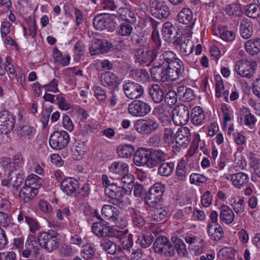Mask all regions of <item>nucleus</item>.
<instances>
[{
	"instance_id": "8",
	"label": "nucleus",
	"mask_w": 260,
	"mask_h": 260,
	"mask_svg": "<svg viewBox=\"0 0 260 260\" xmlns=\"http://www.w3.org/2000/svg\"><path fill=\"white\" fill-rule=\"evenodd\" d=\"M172 119L177 125H183L189 119V111L187 106L180 104L172 110Z\"/></svg>"
},
{
	"instance_id": "49",
	"label": "nucleus",
	"mask_w": 260,
	"mask_h": 260,
	"mask_svg": "<svg viewBox=\"0 0 260 260\" xmlns=\"http://www.w3.org/2000/svg\"><path fill=\"white\" fill-rule=\"evenodd\" d=\"M86 151L85 142L81 140L76 139L72 148L74 155L76 156H82L85 154Z\"/></svg>"
},
{
	"instance_id": "52",
	"label": "nucleus",
	"mask_w": 260,
	"mask_h": 260,
	"mask_svg": "<svg viewBox=\"0 0 260 260\" xmlns=\"http://www.w3.org/2000/svg\"><path fill=\"white\" fill-rule=\"evenodd\" d=\"M178 59V58L176 57V54L173 52L166 51L159 56V59L160 62L158 63H162L163 66L166 62L168 66L171 63Z\"/></svg>"
},
{
	"instance_id": "2",
	"label": "nucleus",
	"mask_w": 260,
	"mask_h": 260,
	"mask_svg": "<svg viewBox=\"0 0 260 260\" xmlns=\"http://www.w3.org/2000/svg\"><path fill=\"white\" fill-rule=\"evenodd\" d=\"M159 126L157 120L148 117L137 120L134 124L136 131L140 134L144 135H149L156 132Z\"/></svg>"
},
{
	"instance_id": "37",
	"label": "nucleus",
	"mask_w": 260,
	"mask_h": 260,
	"mask_svg": "<svg viewBox=\"0 0 260 260\" xmlns=\"http://www.w3.org/2000/svg\"><path fill=\"white\" fill-rule=\"evenodd\" d=\"M245 48L247 53L251 55L258 54L260 52V39L257 38L247 41Z\"/></svg>"
},
{
	"instance_id": "20",
	"label": "nucleus",
	"mask_w": 260,
	"mask_h": 260,
	"mask_svg": "<svg viewBox=\"0 0 260 260\" xmlns=\"http://www.w3.org/2000/svg\"><path fill=\"white\" fill-rule=\"evenodd\" d=\"M150 168H153L166 161L167 154L160 149H149Z\"/></svg>"
},
{
	"instance_id": "16",
	"label": "nucleus",
	"mask_w": 260,
	"mask_h": 260,
	"mask_svg": "<svg viewBox=\"0 0 260 260\" xmlns=\"http://www.w3.org/2000/svg\"><path fill=\"white\" fill-rule=\"evenodd\" d=\"M149 149L140 148L135 152L134 162L137 166H146L150 168Z\"/></svg>"
},
{
	"instance_id": "53",
	"label": "nucleus",
	"mask_w": 260,
	"mask_h": 260,
	"mask_svg": "<svg viewBox=\"0 0 260 260\" xmlns=\"http://www.w3.org/2000/svg\"><path fill=\"white\" fill-rule=\"evenodd\" d=\"M172 241L178 254L180 256L185 257L187 254V250L183 241L177 237H173Z\"/></svg>"
},
{
	"instance_id": "35",
	"label": "nucleus",
	"mask_w": 260,
	"mask_h": 260,
	"mask_svg": "<svg viewBox=\"0 0 260 260\" xmlns=\"http://www.w3.org/2000/svg\"><path fill=\"white\" fill-rule=\"evenodd\" d=\"M190 117L192 123L196 125L202 124L205 118L204 111L199 106H196L192 109Z\"/></svg>"
},
{
	"instance_id": "46",
	"label": "nucleus",
	"mask_w": 260,
	"mask_h": 260,
	"mask_svg": "<svg viewBox=\"0 0 260 260\" xmlns=\"http://www.w3.org/2000/svg\"><path fill=\"white\" fill-rule=\"evenodd\" d=\"M174 169V164L172 162L161 163L158 168V174L161 176L168 177L172 174Z\"/></svg>"
},
{
	"instance_id": "28",
	"label": "nucleus",
	"mask_w": 260,
	"mask_h": 260,
	"mask_svg": "<svg viewBox=\"0 0 260 260\" xmlns=\"http://www.w3.org/2000/svg\"><path fill=\"white\" fill-rule=\"evenodd\" d=\"M207 229L208 234L213 240L219 241L223 236V229L218 223H208Z\"/></svg>"
},
{
	"instance_id": "21",
	"label": "nucleus",
	"mask_w": 260,
	"mask_h": 260,
	"mask_svg": "<svg viewBox=\"0 0 260 260\" xmlns=\"http://www.w3.org/2000/svg\"><path fill=\"white\" fill-rule=\"evenodd\" d=\"M177 29L169 21L166 22L162 26V36L164 40L169 43H173L176 37Z\"/></svg>"
},
{
	"instance_id": "1",
	"label": "nucleus",
	"mask_w": 260,
	"mask_h": 260,
	"mask_svg": "<svg viewBox=\"0 0 260 260\" xmlns=\"http://www.w3.org/2000/svg\"><path fill=\"white\" fill-rule=\"evenodd\" d=\"M126 191L123 186H118L115 184L109 185L105 189V194L110 199L109 202L120 208L123 207L125 204L123 197Z\"/></svg>"
},
{
	"instance_id": "26",
	"label": "nucleus",
	"mask_w": 260,
	"mask_h": 260,
	"mask_svg": "<svg viewBox=\"0 0 260 260\" xmlns=\"http://www.w3.org/2000/svg\"><path fill=\"white\" fill-rule=\"evenodd\" d=\"M253 32V25L249 19H243L240 25V32L242 37L245 39H249L251 37Z\"/></svg>"
},
{
	"instance_id": "4",
	"label": "nucleus",
	"mask_w": 260,
	"mask_h": 260,
	"mask_svg": "<svg viewBox=\"0 0 260 260\" xmlns=\"http://www.w3.org/2000/svg\"><path fill=\"white\" fill-rule=\"evenodd\" d=\"M165 190L163 185L156 183L150 188L145 197L146 204L150 207L157 206L162 199Z\"/></svg>"
},
{
	"instance_id": "14",
	"label": "nucleus",
	"mask_w": 260,
	"mask_h": 260,
	"mask_svg": "<svg viewBox=\"0 0 260 260\" xmlns=\"http://www.w3.org/2000/svg\"><path fill=\"white\" fill-rule=\"evenodd\" d=\"M109 173L114 177H120L129 171L128 164L121 160H115L108 167Z\"/></svg>"
},
{
	"instance_id": "32",
	"label": "nucleus",
	"mask_w": 260,
	"mask_h": 260,
	"mask_svg": "<svg viewBox=\"0 0 260 260\" xmlns=\"http://www.w3.org/2000/svg\"><path fill=\"white\" fill-rule=\"evenodd\" d=\"M38 193L37 189H34L25 185L20 190L19 198L21 201L26 203L32 200Z\"/></svg>"
},
{
	"instance_id": "29",
	"label": "nucleus",
	"mask_w": 260,
	"mask_h": 260,
	"mask_svg": "<svg viewBox=\"0 0 260 260\" xmlns=\"http://www.w3.org/2000/svg\"><path fill=\"white\" fill-rule=\"evenodd\" d=\"M232 184L237 188L245 186L249 181L248 176L243 172H238L231 175Z\"/></svg>"
},
{
	"instance_id": "9",
	"label": "nucleus",
	"mask_w": 260,
	"mask_h": 260,
	"mask_svg": "<svg viewBox=\"0 0 260 260\" xmlns=\"http://www.w3.org/2000/svg\"><path fill=\"white\" fill-rule=\"evenodd\" d=\"M166 69L169 81H176L184 75V66L180 59L171 63Z\"/></svg>"
},
{
	"instance_id": "60",
	"label": "nucleus",
	"mask_w": 260,
	"mask_h": 260,
	"mask_svg": "<svg viewBox=\"0 0 260 260\" xmlns=\"http://www.w3.org/2000/svg\"><path fill=\"white\" fill-rule=\"evenodd\" d=\"M208 181V178L205 176L196 173H192L190 176V182L191 184L201 185Z\"/></svg>"
},
{
	"instance_id": "64",
	"label": "nucleus",
	"mask_w": 260,
	"mask_h": 260,
	"mask_svg": "<svg viewBox=\"0 0 260 260\" xmlns=\"http://www.w3.org/2000/svg\"><path fill=\"white\" fill-rule=\"evenodd\" d=\"M133 189L134 194L136 197L141 199L146 197V190L142 184L136 183L133 185Z\"/></svg>"
},
{
	"instance_id": "42",
	"label": "nucleus",
	"mask_w": 260,
	"mask_h": 260,
	"mask_svg": "<svg viewBox=\"0 0 260 260\" xmlns=\"http://www.w3.org/2000/svg\"><path fill=\"white\" fill-rule=\"evenodd\" d=\"M155 11L153 14L158 18H167L170 14V8L165 1H161L157 3Z\"/></svg>"
},
{
	"instance_id": "43",
	"label": "nucleus",
	"mask_w": 260,
	"mask_h": 260,
	"mask_svg": "<svg viewBox=\"0 0 260 260\" xmlns=\"http://www.w3.org/2000/svg\"><path fill=\"white\" fill-rule=\"evenodd\" d=\"M135 151V146L131 144L119 146L117 148L118 155L121 158H128L133 154Z\"/></svg>"
},
{
	"instance_id": "63",
	"label": "nucleus",
	"mask_w": 260,
	"mask_h": 260,
	"mask_svg": "<svg viewBox=\"0 0 260 260\" xmlns=\"http://www.w3.org/2000/svg\"><path fill=\"white\" fill-rule=\"evenodd\" d=\"M117 227L121 229H124L128 224V220L126 216L125 215L118 214L115 218L113 220Z\"/></svg>"
},
{
	"instance_id": "10",
	"label": "nucleus",
	"mask_w": 260,
	"mask_h": 260,
	"mask_svg": "<svg viewBox=\"0 0 260 260\" xmlns=\"http://www.w3.org/2000/svg\"><path fill=\"white\" fill-rule=\"evenodd\" d=\"M123 89L126 96L131 100L140 98L144 92V88L142 85L133 81H129L123 84Z\"/></svg>"
},
{
	"instance_id": "48",
	"label": "nucleus",
	"mask_w": 260,
	"mask_h": 260,
	"mask_svg": "<svg viewBox=\"0 0 260 260\" xmlns=\"http://www.w3.org/2000/svg\"><path fill=\"white\" fill-rule=\"evenodd\" d=\"M130 76L135 80L144 81L148 79L149 75L144 69H136L130 72Z\"/></svg>"
},
{
	"instance_id": "24",
	"label": "nucleus",
	"mask_w": 260,
	"mask_h": 260,
	"mask_svg": "<svg viewBox=\"0 0 260 260\" xmlns=\"http://www.w3.org/2000/svg\"><path fill=\"white\" fill-rule=\"evenodd\" d=\"M174 45L180 47V51L182 55L187 56L191 54L194 49V44L190 39H186L183 43L179 37H177L174 41Z\"/></svg>"
},
{
	"instance_id": "23",
	"label": "nucleus",
	"mask_w": 260,
	"mask_h": 260,
	"mask_svg": "<svg viewBox=\"0 0 260 260\" xmlns=\"http://www.w3.org/2000/svg\"><path fill=\"white\" fill-rule=\"evenodd\" d=\"M177 20L180 23L188 24L190 28H192L195 23V21L193 19L192 12L188 8H184L178 13Z\"/></svg>"
},
{
	"instance_id": "13",
	"label": "nucleus",
	"mask_w": 260,
	"mask_h": 260,
	"mask_svg": "<svg viewBox=\"0 0 260 260\" xmlns=\"http://www.w3.org/2000/svg\"><path fill=\"white\" fill-rule=\"evenodd\" d=\"M109 17H110L112 20H114L116 18H118L130 23H135L136 22L135 14L126 7L119 8L116 11V14H111Z\"/></svg>"
},
{
	"instance_id": "45",
	"label": "nucleus",
	"mask_w": 260,
	"mask_h": 260,
	"mask_svg": "<svg viewBox=\"0 0 260 260\" xmlns=\"http://www.w3.org/2000/svg\"><path fill=\"white\" fill-rule=\"evenodd\" d=\"M130 217L135 226L142 228L145 224V221L139 212L132 208L129 210Z\"/></svg>"
},
{
	"instance_id": "7",
	"label": "nucleus",
	"mask_w": 260,
	"mask_h": 260,
	"mask_svg": "<svg viewBox=\"0 0 260 260\" xmlns=\"http://www.w3.org/2000/svg\"><path fill=\"white\" fill-rule=\"evenodd\" d=\"M127 110L132 116L142 117L150 112L151 108L147 102L140 100H135L128 105Z\"/></svg>"
},
{
	"instance_id": "5",
	"label": "nucleus",
	"mask_w": 260,
	"mask_h": 260,
	"mask_svg": "<svg viewBox=\"0 0 260 260\" xmlns=\"http://www.w3.org/2000/svg\"><path fill=\"white\" fill-rule=\"evenodd\" d=\"M70 140V136L66 131H55L50 135L49 143L53 149L60 150L68 145Z\"/></svg>"
},
{
	"instance_id": "57",
	"label": "nucleus",
	"mask_w": 260,
	"mask_h": 260,
	"mask_svg": "<svg viewBox=\"0 0 260 260\" xmlns=\"http://www.w3.org/2000/svg\"><path fill=\"white\" fill-rule=\"evenodd\" d=\"M95 248L93 244H86L83 247L81 255L85 259L92 258L95 255Z\"/></svg>"
},
{
	"instance_id": "34",
	"label": "nucleus",
	"mask_w": 260,
	"mask_h": 260,
	"mask_svg": "<svg viewBox=\"0 0 260 260\" xmlns=\"http://www.w3.org/2000/svg\"><path fill=\"white\" fill-rule=\"evenodd\" d=\"M151 23L153 29L151 34V40L153 46L152 50H156V52L158 53V50L161 47V43L158 31L156 30L158 23L155 20L152 19L151 20Z\"/></svg>"
},
{
	"instance_id": "25",
	"label": "nucleus",
	"mask_w": 260,
	"mask_h": 260,
	"mask_svg": "<svg viewBox=\"0 0 260 260\" xmlns=\"http://www.w3.org/2000/svg\"><path fill=\"white\" fill-rule=\"evenodd\" d=\"M149 95L151 100L156 104L161 103L165 98L164 91L158 84H153L149 87Z\"/></svg>"
},
{
	"instance_id": "12",
	"label": "nucleus",
	"mask_w": 260,
	"mask_h": 260,
	"mask_svg": "<svg viewBox=\"0 0 260 260\" xmlns=\"http://www.w3.org/2000/svg\"><path fill=\"white\" fill-rule=\"evenodd\" d=\"M158 52L156 50H143L140 49L137 50L135 55V60L141 64L150 63L154 60L156 57Z\"/></svg>"
},
{
	"instance_id": "62",
	"label": "nucleus",
	"mask_w": 260,
	"mask_h": 260,
	"mask_svg": "<svg viewBox=\"0 0 260 260\" xmlns=\"http://www.w3.org/2000/svg\"><path fill=\"white\" fill-rule=\"evenodd\" d=\"M166 103L169 106L172 107L175 105L177 101V93L175 91L170 90L166 93L164 98Z\"/></svg>"
},
{
	"instance_id": "31",
	"label": "nucleus",
	"mask_w": 260,
	"mask_h": 260,
	"mask_svg": "<svg viewBox=\"0 0 260 260\" xmlns=\"http://www.w3.org/2000/svg\"><path fill=\"white\" fill-rule=\"evenodd\" d=\"M101 213L106 219L112 222L116 216L119 214V210L112 205H104L102 208Z\"/></svg>"
},
{
	"instance_id": "39",
	"label": "nucleus",
	"mask_w": 260,
	"mask_h": 260,
	"mask_svg": "<svg viewBox=\"0 0 260 260\" xmlns=\"http://www.w3.org/2000/svg\"><path fill=\"white\" fill-rule=\"evenodd\" d=\"M110 14L105 13L104 15H99L96 16L93 20V25L94 28L97 30H102L106 28L108 25L107 20L109 18Z\"/></svg>"
},
{
	"instance_id": "55",
	"label": "nucleus",
	"mask_w": 260,
	"mask_h": 260,
	"mask_svg": "<svg viewBox=\"0 0 260 260\" xmlns=\"http://www.w3.org/2000/svg\"><path fill=\"white\" fill-rule=\"evenodd\" d=\"M106 237H113L122 239L128 232L127 230L121 231L117 230L115 227L108 226Z\"/></svg>"
},
{
	"instance_id": "40",
	"label": "nucleus",
	"mask_w": 260,
	"mask_h": 260,
	"mask_svg": "<svg viewBox=\"0 0 260 260\" xmlns=\"http://www.w3.org/2000/svg\"><path fill=\"white\" fill-rule=\"evenodd\" d=\"M108 226L101 221L94 222L91 226V231L99 238H105L107 234Z\"/></svg>"
},
{
	"instance_id": "44",
	"label": "nucleus",
	"mask_w": 260,
	"mask_h": 260,
	"mask_svg": "<svg viewBox=\"0 0 260 260\" xmlns=\"http://www.w3.org/2000/svg\"><path fill=\"white\" fill-rule=\"evenodd\" d=\"M153 237L151 233H141L139 235L136 243L142 248H146L149 247L153 241Z\"/></svg>"
},
{
	"instance_id": "59",
	"label": "nucleus",
	"mask_w": 260,
	"mask_h": 260,
	"mask_svg": "<svg viewBox=\"0 0 260 260\" xmlns=\"http://www.w3.org/2000/svg\"><path fill=\"white\" fill-rule=\"evenodd\" d=\"M23 159L21 155L17 154L14 156L12 161V168L14 172H23Z\"/></svg>"
},
{
	"instance_id": "51",
	"label": "nucleus",
	"mask_w": 260,
	"mask_h": 260,
	"mask_svg": "<svg viewBox=\"0 0 260 260\" xmlns=\"http://www.w3.org/2000/svg\"><path fill=\"white\" fill-rule=\"evenodd\" d=\"M132 24L128 22L121 23L117 28V33L122 37L129 36L133 30Z\"/></svg>"
},
{
	"instance_id": "30",
	"label": "nucleus",
	"mask_w": 260,
	"mask_h": 260,
	"mask_svg": "<svg viewBox=\"0 0 260 260\" xmlns=\"http://www.w3.org/2000/svg\"><path fill=\"white\" fill-rule=\"evenodd\" d=\"M235 70L241 76L248 79L250 78L253 74V71L251 70L249 62L246 61H240L236 65Z\"/></svg>"
},
{
	"instance_id": "58",
	"label": "nucleus",
	"mask_w": 260,
	"mask_h": 260,
	"mask_svg": "<svg viewBox=\"0 0 260 260\" xmlns=\"http://www.w3.org/2000/svg\"><path fill=\"white\" fill-rule=\"evenodd\" d=\"M225 12L230 16H239L241 13V5L237 3L231 4L226 6Z\"/></svg>"
},
{
	"instance_id": "27",
	"label": "nucleus",
	"mask_w": 260,
	"mask_h": 260,
	"mask_svg": "<svg viewBox=\"0 0 260 260\" xmlns=\"http://www.w3.org/2000/svg\"><path fill=\"white\" fill-rule=\"evenodd\" d=\"M154 112L161 122H170L172 112L164 105H160L154 108Z\"/></svg>"
},
{
	"instance_id": "54",
	"label": "nucleus",
	"mask_w": 260,
	"mask_h": 260,
	"mask_svg": "<svg viewBox=\"0 0 260 260\" xmlns=\"http://www.w3.org/2000/svg\"><path fill=\"white\" fill-rule=\"evenodd\" d=\"M245 11L248 17L256 18L260 14V8L257 4L251 3L246 6Z\"/></svg>"
},
{
	"instance_id": "61",
	"label": "nucleus",
	"mask_w": 260,
	"mask_h": 260,
	"mask_svg": "<svg viewBox=\"0 0 260 260\" xmlns=\"http://www.w3.org/2000/svg\"><path fill=\"white\" fill-rule=\"evenodd\" d=\"M36 243L35 237L32 235H29L25 242V247L33 250L34 253L37 254L40 249L37 245H35Z\"/></svg>"
},
{
	"instance_id": "36",
	"label": "nucleus",
	"mask_w": 260,
	"mask_h": 260,
	"mask_svg": "<svg viewBox=\"0 0 260 260\" xmlns=\"http://www.w3.org/2000/svg\"><path fill=\"white\" fill-rule=\"evenodd\" d=\"M153 209L151 211V216L152 220L154 221L160 222L162 220H166L168 212L166 207L157 206L153 207Z\"/></svg>"
},
{
	"instance_id": "41",
	"label": "nucleus",
	"mask_w": 260,
	"mask_h": 260,
	"mask_svg": "<svg viewBox=\"0 0 260 260\" xmlns=\"http://www.w3.org/2000/svg\"><path fill=\"white\" fill-rule=\"evenodd\" d=\"M103 250L108 254L114 255L119 253L121 248L111 240H104L101 244Z\"/></svg>"
},
{
	"instance_id": "6",
	"label": "nucleus",
	"mask_w": 260,
	"mask_h": 260,
	"mask_svg": "<svg viewBox=\"0 0 260 260\" xmlns=\"http://www.w3.org/2000/svg\"><path fill=\"white\" fill-rule=\"evenodd\" d=\"M155 252L166 256H172L175 254V248L169 240L165 236L156 238L153 245Z\"/></svg>"
},
{
	"instance_id": "38",
	"label": "nucleus",
	"mask_w": 260,
	"mask_h": 260,
	"mask_svg": "<svg viewBox=\"0 0 260 260\" xmlns=\"http://www.w3.org/2000/svg\"><path fill=\"white\" fill-rule=\"evenodd\" d=\"M219 218L222 221L229 224L234 221L235 215L231 208L225 206L220 210Z\"/></svg>"
},
{
	"instance_id": "15",
	"label": "nucleus",
	"mask_w": 260,
	"mask_h": 260,
	"mask_svg": "<svg viewBox=\"0 0 260 260\" xmlns=\"http://www.w3.org/2000/svg\"><path fill=\"white\" fill-rule=\"evenodd\" d=\"M23 179V172H14V170H12V171L9 173L8 179L3 180L2 184L9 188L17 189L22 183Z\"/></svg>"
},
{
	"instance_id": "56",
	"label": "nucleus",
	"mask_w": 260,
	"mask_h": 260,
	"mask_svg": "<svg viewBox=\"0 0 260 260\" xmlns=\"http://www.w3.org/2000/svg\"><path fill=\"white\" fill-rule=\"evenodd\" d=\"M240 115L244 117V123L248 126H250L255 123L256 121L254 115H252L249 109L246 107H243L240 110Z\"/></svg>"
},
{
	"instance_id": "19",
	"label": "nucleus",
	"mask_w": 260,
	"mask_h": 260,
	"mask_svg": "<svg viewBox=\"0 0 260 260\" xmlns=\"http://www.w3.org/2000/svg\"><path fill=\"white\" fill-rule=\"evenodd\" d=\"M111 47V44L106 40L98 39L95 40L90 47L92 55L107 52Z\"/></svg>"
},
{
	"instance_id": "18",
	"label": "nucleus",
	"mask_w": 260,
	"mask_h": 260,
	"mask_svg": "<svg viewBox=\"0 0 260 260\" xmlns=\"http://www.w3.org/2000/svg\"><path fill=\"white\" fill-rule=\"evenodd\" d=\"M102 85L111 88H116L121 82V80L116 76L114 73L107 72L101 75L100 78Z\"/></svg>"
},
{
	"instance_id": "22",
	"label": "nucleus",
	"mask_w": 260,
	"mask_h": 260,
	"mask_svg": "<svg viewBox=\"0 0 260 260\" xmlns=\"http://www.w3.org/2000/svg\"><path fill=\"white\" fill-rule=\"evenodd\" d=\"M162 63H158L151 69V75L153 79L158 82H165L169 81L166 68H162Z\"/></svg>"
},
{
	"instance_id": "50",
	"label": "nucleus",
	"mask_w": 260,
	"mask_h": 260,
	"mask_svg": "<svg viewBox=\"0 0 260 260\" xmlns=\"http://www.w3.org/2000/svg\"><path fill=\"white\" fill-rule=\"evenodd\" d=\"M190 137V130L186 127H182L176 133V142L179 144L180 141H183V144H187Z\"/></svg>"
},
{
	"instance_id": "33",
	"label": "nucleus",
	"mask_w": 260,
	"mask_h": 260,
	"mask_svg": "<svg viewBox=\"0 0 260 260\" xmlns=\"http://www.w3.org/2000/svg\"><path fill=\"white\" fill-rule=\"evenodd\" d=\"M52 57L55 63L62 66H68L71 60V57L69 54L63 55L56 47L53 49Z\"/></svg>"
},
{
	"instance_id": "47",
	"label": "nucleus",
	"mask_w": 260,
	"mask_h": 260,
	"mask_svg": "<svg viewBox=\"0 0 260 260\" xmlns=\"http://www.w3.org/2000/svg\"><path fill=\"white\" fill-rule=\"evenodd\" d=\"M42 184V180L40 177L35 174H30L27 176L25 181V185L31 187L34 189L40 188Z\"/></svg>"
},
{
	"instance_id": "3",
	"label": "nucleus",
	"mask_w": 260,
	"mask_h": 260,
	"mask_svg": "<svg viewBox=\"0 0 260 260\" xmlns=\"http://www.w3.org/2000/svg\"><path fill=\"white\" fill-rule=\"evenodd\" d=\"M57 235L56 231L50 230L47 232L40 233L37 240L41 247L51 252L57 247Z\"/></svg>"
},
{
	"instance_id": "11",
	"label": "nucleus",
	"mask_w": 260,
	"mask_h": 260,
	"mask_svg": "<svg viewBox=\"0 0 260 260\" xmlns=\"http://www.w3.org/2000/svg\"><path fill=\"white\" fill-rule=\"evenodd\" d=\"M15 119L13 114L8 111L0 112V133L7 134L13 129Z\"/></svg>"
},
{
	"instance_id": "17",
	"label": "nucleus",
	"mask_w": 260,
	"mask_h": 260,
	"mask_svg": "<svg viewBox=\"0 0 260 260\" xmlns=\"http://www.w3.org/2000/svg\"><path fill=\"white\" fill-rule=\"evenodd\" d=\"M79 187L78 181L73 177H69L63 179L60 185L61 190L68 196H70L76 193Z\"/></svg>"
}]
</instances>
